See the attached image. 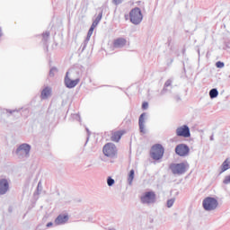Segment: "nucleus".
Segmentation results:
<instances>
[{
  "label": "nucleus",
  "mask_w": 230,
  "mask_h": 230,
  "mask_svg": "<svg viewBox=\"0 0 230 230\" xmlns=\"http://www.w3.org/2000/svg\"><path fill=\"white\" fill-rule=\"evenodd\" d=\"M87 44L85 41H84L82 44H81V49H82V51H84L85 49L87 48Z\"/></svg>",
  "instance_id": "30"
},
{
  "label": "nucleus",
  "mask_w": 230,
  "mask_h": 230,
  "mask_svg": "<svg viewBox=\"0 0 230 230\" xmlns=\"http://www.w3.org/2000/svg\"><path fill=\"white\" fill-rule=\"evenodd\" d=\"M55 73H58V69L56 66H52L49 72V76L53 78V76H55Z\"/></svg>",
  "instance_id": "22"
},
{
  "label": "nucleus",
  "mask_w": 230,
  "mask_h": 230,
  "mask_svg": "<svg viewBox=\"0 0 230 230\" xmlns=\"http://www.w3.org/2000/svg\"><path fill=\"white\" fill-rule=\"evenodd\" d=\"M127 45V40L125 38H118L113 41L114 48H124Z\"/></svg>",
  "instance_id": "14"
},
{
  "label": "nucleus",
  "mask_w": 230,
  "mask_h": 230,
  "mask_svg": "<svg viewBox=\"0 0 230 230\" xmlns=\"http://www.w3.org/2000/svg\"><path fill=\"white\" fill-rule=\"evenodd\" d=\"M114 4L118 5V4H121V3H123V0H113Z\"/></svg>",
  "instance_id": "33"
},
{
  "label": "nucleus",
  "mask_w": 230,
  "mask_h": 230,
  "mask_svg": "<svg viewBox=\"0 0 230 230\" xmlns=\"http://www.w3.org/2000/svg\"><path fill=\"white\" fill-rule=\"evenodd\" d=\"M64 84L67 89H75V87H76L77 84H80V77L73 80L71 79V77H69V72H66L64 79Z\"/></svg>",
  "instance_id": "9"
},
{
  "label": "nucleus",
  "mask_w": 230,
  "mask_h": 230,
  "mask_svg": "<svg viewBox=\"0 0 230 230\" xmlns=\"http://www.w3.org/2000/svg\"><path fill=\"white\" fill-rule=\"evenodd\" d=\"M69 220V217L67 215H58L57 218L55 219L56 226H63V224H66Z\"/></svg>",
  "instance_id": "13"
},
{
  "label": "nucleus",
  "mask_w": 230,
  "mask_h": 230,
  "mask_svg": "<svg viewBox=\"0 0 230 230\" xmlns=\"http://www.w3.org/2000/svg\"><path fill=\"white\" fill-rule=\"evenodd\" d=\"M151 157L154 161H159L163 159V155H164V147L161 144H155L151 147Z\"/></svg>",
  "instance_id": "5"
},
{
  "label": "nucleus",
  "mask_w": 230,
  "mask_h": 230,
  "mask_svg": "<svg viewBox=\"0 0 230 230\" xmlns=\"http://www.w3.org/2000/svg\"><path fill=\"white\" fill-rule=\"evenodd\" d=\"M172 79H168V80L164 83V88H163V90H162V92H161V94H164V93H166V91H168V89H166V87H170V85H172Z\"/></svg>",
  "instance_id": "20"
},
{
  "label": "nucleus",
  "mask_w": 230,
  "mask_h": 230,
  "mask_svg": "<svg viewBox=\"0 0 230 230\" xmlns=\"http://www.w3.org/2000/svg\"><path fill=\"white\" fill-rule=\"evenodd\" d=\"M173 98H174V100H175V102H181V95H179V94H175L174 96H173Z\"/></svg>",
  "instance_id": "31"
},
{
  "label": "nucleus",
  "mask_w": 230,
  "mask_h": 230,
  "mask_svg": "<svg viewBox=\"0 0 230 230\" xmlns=\"http://www.w3.org/2000/svg\"><path fill=\"white\" fill-rule=\"evenodd\" d=\"M94 30L93 29H89L87 35H90L91 37H93V33Z\"/></svg>",
  "instance_id": "37"
},
{
  "label": "nucleus",
  "mask_w": 230,
  "mask_h": 230,
  "mask_svg": "<svg viewBox=\"0 0 230 230\" xmlns=\"http://www.w3.org/2000/svg\"><path fill=\"white\" fill-rule=\"evenodd\" d=\"M7 112H9V114H13V112H19L18 110H7Z\"/></svg>",
  "instance_id": "36"
},
{
  "label": "nucleus",
  "mask_w": 230,
  "mask_h": 230,
  "mask_svg": "<svg viewBox=\"0 0 230 230\" xmlns=\"http://www.w3.org/2000/svg\"><path fill=\"white\" fill-rule=\"evenodd\" d=\"M102 152L106 157H110V159H114L118 154V148L113 143H107L104 145Z\"/></svg>",
  "instance_id": "6"
},
{
  "label": "nucleus",
  "mask_w": 230,
  "mask_h": 230,
  "mask_svg": "<svg viewBox=\"0 0 230 230\" xmlns=\"http://www.w3.org/2000/svg\"><path fill=\"white\" fill-rule=\"evenodd\" d=\"M221 172L220 173H224V172H227V170L230 169V164H229V158H226L223 164H221Z\"/></svg>",
  "instance_id": "17"
},
{
  "label": "nucleus",
  "mask_w": 230,
  "mask_h": 230,
  "mask_svg": "<svg viewBox=\"0 0 230 230\" xmlns=\"http://www.w3.org/2000/svg\"><path fill=\"white\" fill-rule=\"evenodd\" d=\"M123 136V131H115L111 136V141H115V143H118L119 139H121Z\"/></svg>",
  "instance_id": "16"
},
{
  "label": "nucleus",
  "mask_w": 230,
  "mask_h": 230,
  "mask_svg": "<svg viewBox=\"0 0 230 230\" xmlns=\"http://www.w3.org/2000/svg\"><path fill=\"white\" fill-rule=\"evenodd\" d=\"M30 152H31V146L27 143L20 145L13 152L18 159H28L30 157Z\"/></svg>",
  "instance_id": "2"
},
{
  "label": "nucleus",
  "mask_w": 230,
  "mask_h": 230,
  "mask_svg": "<svg viewBox=\"0 0 230 230\" xmlns=\"http://www.w3.org/2000/svg\"><path fill=\"white\" fill-rule=\"evenodd\" d=\"M205 211H215L218 208V200L213 197H207L202 202Z\"/></svg>",
  "instance_id": "4"
},
{
  "label": "nucleus",
  "mask_w": 230,
  "mask_h": 230,
  "mask_svg": "<svg viewBox=\"0 0 230 230\" xmlns=\"http://www.w3.org/2000/svg\"><path fill=\"white\" fill-rule=\"evenodd\" d=\"M74 119H76V121H80L81 118H80V114H75L74 115Z\"/></svg>",
  "instance_id": "34"
},
{
  "label": "nucleus",
  "mask_w": 230,
  "mask_h": 230,
  "mask_svg": "<svg viewBox=\"0 0 230 230\" xmlns=\"http://www.w3.org/2000/svg\"><path fill=\"white\" fill-rule=\"evenodd\" d=\"M224 66H226V64L222 61H217L216 63V67H217L218 69H222V67H224Z\"/></svg>",
  "instance_id": "26"
},
{
  "label": "nucleus",
  "mask_w": 230,
  "mask_h": 230,
  "mask_svg": "<svg viewBox=\"0 0 230 230\" xmlns=\"http://www.w3.org/2000/svg\"><path fill=\"white\" fill-rule=\"evenodd\" d=\"M102 17H103V10H101L99 12V14L93 20V22H95V24H100V21H102Z\"/></svg>",
  "instance_id": "21"
},
{
  "label": "nucleus",
  "mask_w": 230,
  "mask_h": 230,
  "mask_svg": "<svg viewBox=\"0 0 230 230\" xmlns=\"http://www.w3.org/2000/svg\"><path fill=\"white\" fill-rule=\"evenodd\" d=\"M167 44H168V46H170V44H172V37H169L167 39Z\"/></svg>",
  "instance_id": "38"
},
{
  "label": "nucleus",
  "mask_w": 230,
  "mask_h": 230,
  "mask_svg": "<svg viewBox=\"0 0 230 230\" xmlns=\"http://www.w3.org/2000/svg\"><path fill=\"white\" fill-rule=\"evenodd\" d=\"M40 191H42V185L40 181H39L38 186H37V195H40Z\"/></svg>",
  "instance_id": "27"
},
{
  "label": "nucleus",
  "mask_w": 230,
  "mask_h": 230,
  "mask_svg": "<svg viewBox=\"0 0 230 230\" xmlns=\"http://www.w3.org/2000/svg\"><path fill=\"white\" fill-rule=\"evenodd\" d=\"M174 152L180 157H187V155H190V146L186 144H178L175 146Z\"/></svg>",
  "instance_id": "8"
},
{
  "label": "nucleus",
  "mask_w": 230,
  "mask_h": 230,
  "mask_svg": "<svg viewBox=\"0 0 230 230\" xmlns=\"http://www.w3.org/2000/svg\"><path fill=\"white\" fill-rule=\"evenodd\" d=\"M218 96V90L217 88H212L209 91V97L211 98V100H215V98H217Z\"/></svg>",
  "instance_id": "19"
},
{
  "label": "nucleus",
  "mask_w": 230,
  "mask_h": 230,
  "mask_svg": "<svg viewBox=\"0 0 230 230\" xmlns=\"http://www.w3.org/2000/svg\"><path fill=\"white\" fill-rule=\"evenodd\" d=\"M49 39V31L43 32L42 40H44L45 42H48Z\"/></svg>",
  "instance_id": "25"
},
{
  "label": "nucleus",
  "mask_w": 230,
  "mask_h": 230,
  "mask_svg": "<svg viewBox=\"0 0 230 230\" xmlns=\"http://www.w3.org/2000/svg\"><path fill=\"white\" fill-rule=\"evenodd\" d=\"M49 96H51V89L47 86L41 91L40 98L41 100H46Z\"/></svg>",
  "instance_id": "15"
},
{
  "label": "nucleus",
  "mask_w": 230,
  "mask_h": 230,
  "mask_svg": "<svg viewBox=\"0 0 230 230\" xmlns=\"http://www.w3.org/2000/svg\"><path fill=\"white\" fill-rule=\"evenodd\" d=\"M47 51H48V47H47Z\"/></svg>",
  "instance_id": "44"
},
{
  "label": "nucleus",
  "mask_w": 230,
  "mask_h": 230,
  "mask_svg": "<svg viewBox=\"0 0 230 230\" xmlns=\"http://www.w3.org/2000/svg\"><path fill=\"white\" fill-rule=\"evenodd\" d=\"M176 136H178V137H190L191 132L190 131V127H188V125H183L177 128Z\"/></svg>",
  "instance_id": "10"
},
{
  "label": "nucleus",
  "mask_w": 230,
  "mask_h": 230,
  "mask_svg": "<svg viewBox=\"0 0 230 230\" xmlns=\"http://www.w3.org/2000/svg\"><path fill=\"white\" fill-rule=\"evenodd\" d=\"M146 118V113L143 112L138 119V127L141 134H146L145 129V119Z\"/></svg>",
  "instance_id": "12"
},
{
  "label": "nucleus",
  "mask_w": 230,
  "mask_h": 230,
  "mask_svg": "<svg viewBox=\"0 0 230 230\" xmlns=\"http://www.w3.org/2000/svg\"><path fill=\"white\" fill-rule=\"evenodd\" d=\"M175 204V199H170L167 200L166 207L172 208Z\"/></svg>",
  "instance_id": "24"
},
{
  "label": "nucleus",
  "mask_w": 230,
  "mask_h": 230,
  "mask_svg": "<svg viewBox=\"0 0 230 230\" xmlns=\"http://www.w3.org/2000/svg\"><path fill=\"white\" fill-rule=\"evenodd\" d=\"M142 109H143V111H146V109H148V102H144L142 103Z\"/></svg>",
  "instance_id": "29"
},
{
  "label": "nucleus",
  "mask_w": 230,
  "mask_h": 230,
  "mask_svg": "<svg viewBox=\"0 0 230 230\" xmlns=\"http://www.w3.org/2000/svg\"><path fill=\"white\" fill-rule=\"evenodd\" d=\"M0 37H3V29L0 27Z\"/></svg>",
  "instance_id": "42"
},
{
  "label": "nucleus",
  "mask_w": 230,
  "mask_h": 230,
  "mask_svg": "<svg viewBox=\"0 0 230 230\" xmlns=\"http://www.w3.org/2000/svg\"><path fill=\"white\" fill-rule=\"evenodd\" d=\"M190 168V164L188 162H181L180 164H171L169 165V170H171L173 175H184Z\"/></svg>",
  "instance_id": "1"
},
{
  "label": "nucleus",
  "mask_w": 230,
  "mask_h": 230,
  "mask_svg": "<svg viewBox=\"0 0 230 230\" xmlns=\"http://www.w3.org/2000/svg\"><path fill=\"white\" fill-rule=\"evenodd\" d=\"M89 40H91V35L87 34L85 40H84V42H86V44H89Z\"/></svg>",
  "instance_id": "32"
},
{
  "label": "nucleus",
  "mask_w": 230,
  "mask_h": 230,
  "mask_svg": "<svg viewBox=\"0 0 230 230\" xmlns=\"http://www.w3.org/2000/svg\"><path fill=\"white\" fill-rule=\"evenodd\" d=\"M129 20L135 26L141 24L143 22V13L139 7H135L129 12Z\"/></svg>",
  "instance_id": "3"
},
{
  "label": "nucleus",
  "mask_w": 230,
  "mask_h": 230,
  "mask_svg": "<svg viewBox=\"0 0 230 230\" xmlns=\"http://www.w3.org/2000/svg\"><path fill=\"white\" fill-rule=\"evenodd\" d=\"M17 111H19V112H20L21 111H22V108H20V110H17Z\"/></svg>",
  "instance_id": "43"
},
{
  "label": "nucleus",
  "mask_w": 230,
  "mask_h": 230,
  "mask_svg": "<svg viewBox=\"0 0 230 230\" xmlns=\"http://www.w3.org/2000/svg\"><path fill=\"white\" fill-rule=\"evenodd\" d=\"M96 26H98V23H95L94 22H93L90 30H94V28H96Z\"/></svg>",
  "instance_id": "35"
},
{
  "label": "nucleus",
  "mask_w": 230,
  "mask_h": 230,
  "mask_svg": "<svg viewBox=\"0 0 230 230\" xmlns=\"http://www.w3.org/2000/svg\"><path fill=\"white\" fill-rule=\"evenodd\" d=\"M135 171L134 169H131L128 172V182L129 184V186H132V182L134 181V175H135Z\"/></svg>",
  "instance_id": "18"
},
{
  "label": "nucleus",
  "mask_w": 230,
  "mask_h": 230,
  "mask_svg": "<svg viewBox=\"0 0 230 230\" xmlns=\"http://www.w3.org/2000/svg\"><path fill=\"white\" fill-rule=\"evenodd\" d=\"M10 190V183H8V180L6 179H0V195H6Z\"/></svg>",
  "instance_id": "11"
},
{
  "label": "nucleus",
  "mask_w": 230,
  "mask_h": 230,
  "mask_svg": "<svg viewBox=\"0 0 230 230\" xmlns=\"http://www.w3.org/2000/svg\"><path fill=\"white\" fill-rule=\"evenodd\" d=\"M86 132L88 134V137L91 136V131L89 130V128H86ZM87 139H89V137H87Z\"/></svg>",
  "instance_id": "40"
},
{
  "label": "nucleus",
  "mask_w": 230,
  "mask_h": 230,
  "mask_svg": "<svg viewBox=\"0 0 230 230\" xmlns=\"http://www.w3.org/2000/svg\"><path fill=\"white\" fill-rule=\"evenodd\" d=\"M53 226V223L52 222H49L48 224H47V227H51Z\"/></svg>",
  "instance_id": "41"
},
{
  "label": "nucleus",
  "mask_w": 230,
  "mask_h": 230,
  "mask_svg": "<svg viewBox=\"0 0 230 230\" xmlns=\"http://www.w3.org/2000/svg\"><path fill=\"white\" fill-rule=\"evenodd\" d=\"M210 141H215V135H214V134H212V135L210 136Z\"/></svg>",
  "instance_id": "39"
},
{
  "label": "nucleus",
  "mask_w": 230,
  "mask_h": 230,
  "mask_svg": "<svg viewBox=\"0 0 230 230\" xmlns=\"http://www.w3.org/2000/svg\"><path fill=\"white\" fill-rule=\"evenodd\" d=\"M115 182H116V181H114V179H112V177H108L107 178V184H108V186H114V184H115Z\"/></svg>",
  "instance_id": "23"
},
{
  "label": "nucleus",
  "mask_w": 230,
  "mask_h": 230,
  "mask_svg": "<svg viewBox=\"0 0 230 230\" xmlns=\"http://www.w3.org/2000/svg\"><path fill=\"white\" fill-rule=\"evenodd\" d=\"M223 184H230V175L225 177Z\"/></svg>",
  "instance_id": "28"
},
{
  "label": "nucleus",
  "mask_w": 230,
  "mask_h": 230,
  "mask_svg": "<svg viewBox=\"0 0 230 230\" xmlns=\"http://www.w3.org/2000/svg\"><path fill=\"white\" fill-rule=\"evenodd\" d=\"M155 200H156V195L154 190L146 191L140 197V202L142 204H155Z\"/></svg>",
  "instance_id": "7"
}]
</instances>
